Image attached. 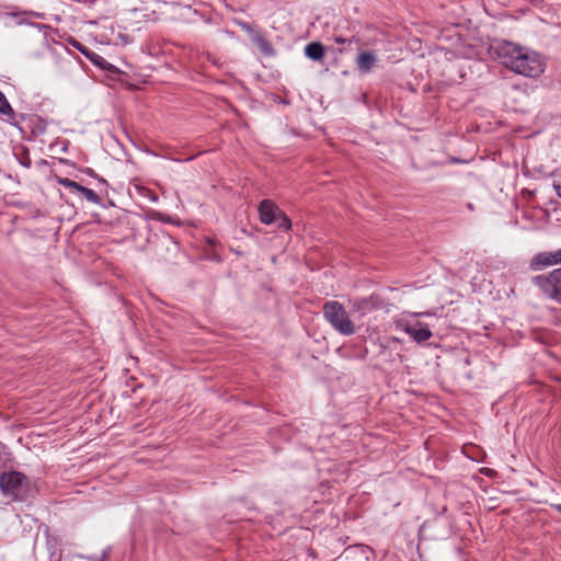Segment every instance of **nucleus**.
<instances>
[{
	"instance_id": "8",
	"label": "nucleus",
	"mask_w": 561,
	"mask_h": 561,
	"mask_svg": "<svg viewBox=\"0 0 561 561\" xmlns=\"http://www.w3.org/2000/svg\"><path fill=\"white\" fill-rule=\"evenodd\" d=\"M403 331L417 343L426 342L433 335L431 330L426 327H423L421 323H407L403 325Z\"/></svg>"
},
{
	"instance_id": "4",
	"label": "nucleus",
	"mask_w": 561,
	"mask_h": 561,
	"mask_svg": "<svg viewBox=\"0 0 561 561\" xmlns=\"http://www.w3.org/2000/svg\"><path fill=\"white\" fill-rule=\"evenodd\" d=\"M26 477L19 471L2 472L0 476V489L7 496L18 497L25 489Z\"/></svg>"
},
{
	"instance_id": "19",
	"label": "nucleus",
	"mask_w": 561,
	"mask_h": 561,
	"mask_svg": "<svg viewBox=\"0 0 561 561\" xmlns=\"http://www.w3.org/2000/svg\"><path fill=\"white\" fill-rule=\"evenodd\" d=\"M50 558H51V561H60L61 554L60 553H56L55 551H53L50 553Z\"/></svg>"
},
{
	"instance_id": "16",
	"label": "nucleus",
	"mask_w": 561,
	"mask_h": 561,
	"mask_svg": "<svg viewBox=\"0 0 561 561\" xmlns=\"http://www.w3.org/2000/svg\"><path fill=\"white\" fill-rule=\"evenodd\" d=\"M557 195L561 198V176L553 183Z\"/></svg>"
},
{
	"instance_id": "21",
	"label": "nucleus",
	"mask_w": 561,
	"mask_h": 561,
	"mask_svg": "<svg viewBox=\"0 0 561 561\" xmlns=\"http://www.w3.org/2000/svg\"><path fill=\"white\" fill-rule=\"evenodd\" d=\"M105 558H106V556L104 554L101 559H92V558H91V560H92V561H104V559H105Z\"/></svg>"
},
{
	"instance_id": "18",
	"label": "nucleus",
	"mask_w": 561,
	"mask_h": 561,
	"mask_svg": "<svg viewBox=\"0 0 561 561\" xmlns=\"http://www.w3.org/2000/svg\"><path fill=\"white\" fill-rule=\"evenodd\" d=\"M238 24L241 26L242 30H244L248 33L252 32V26L247 22H238Z\"/></svg>"
},
{
	"instance_id": "17",
	"label": "nucleus",
	"mask_w": 561,
	"mask_h": 561,
	"mask_svg": "<svg viewBox=\"0 0 561 561\" xmlns=\"http://www.w3.org/2000/svg\"><path fill=\"white\" fill-rule=\"evenodd\" d=\"M333 41L336 43V44H345V43H351L353 41V38L351 39H347V38H344L342 36H334L333 37Z\"/></svg>"
},
{
	"instance_id": "20",
	"label": "nucleus",
	"mask_w": 561,
	"mask_h": 561,
	"mask_svg": "<svg viewBox=\"0 0 561 561\" xmlns=\"http://www.w3.org/2000/svg\"><path fill=\"white\" fill-rule=\"evenodd\" d=\"M554 508H556L559 513H561V504H557V505H554Z\"/></svg>"
},
{
	"instance_id": "9",
	"label": "nucleus",
	"mask_w": 561,
	"mask_h": 561,
	"mask_svg": "<svg viewBox=\"0 0 561 561\" xmlns=\"http://www.w3.org/2000/svg\"><path fill=\"white\" fill-rule=\"evenodd\" d=\"M377 62V56L375 51L366 50L362 51L356 58V66L363 73H368L375 67Z\"/></svg>"
},
{
	"instance_id": "5",
	"label": "nucleus",
	"mask_w": 561,
	"mask_h": 561,
	"mask_svg": "<svg viewBox=\"0 0 561 561\" xmlns=\"http://www.w3.org/2000/svg\"><path fill=\"white\" fill-rule=\"evenodd\" d=\"M561 264V248L556 251H545L537 253L529 262V268L541 271L546 267Z\"/></svg>"
},
{
	"instance_id": "2",
	"label": "nucleus",
	"mask_w": 561,
	"mask_h": 561,
	"mask_svg": "<svg viewBox=\"0 0 561 561\" xmlns=\"http://www.w3.org/2000/svg\"><path fill=\"white\" fill-rule=\"evenodd\" d=\"M323 316L340 334L348 336L356 332L355 323L351 320L350 314L339 301H327L323 305Z\"/></svg>"
},
{
	"instance_id": "10",
	"label": "nucleus",
	"mask_w": 561,
	"mask_h": 561,
	"mask_svg": "<svg viewBox=\"0 0 561 561\" xmlns=\"http://www.w3.org/2000/svg\"><path fill=\"white\" fill-rule=\"evenodd\" d=\"M325 49L319 42H312L305 47V55L311 60L320 61L323 59Z\"/></svg>"
},
{
	"instance_id": "15",
	"label": "nucleus",
	"mask_w": 561,
	"mask_h": 561,
	"mask_svg": "<svg viewBox=\"0 0 561 561\" xmlns=\"http://www.w3.org/2000/svg\"><path fill=\"white\" fill-rule=\"evenodd\" d=\"M0 113L4 115H11L13 114V110L11 105L9 104L5 95L0 91Z\"/></svg>"
},
{
	"instance_id": "12",
	"label": "nucleus",
	"mask_w": 561,
	"mask_h": 561,
	"mask_svg": "<svg viewBox=\"0 0 561 561\" xmlns=\"http://www.w3.org/2000/svg\"><path fill=\"white\" fill-rule=\"evenodd\" d=\"M78 194H80L83 198H85L88 202H90L92 204H95V205L101 204V198L91 188L81 186Z\"/></svg>"
},
{
	"instance_id": "7",
	"label": "nucleus",
	"mask_w": 561,
	"mask_h": 561,
	"mask_svg": "<svg viewBox=\"0 0 561 561\" xmlns=\"http://www.w3.org/2000/svg\"><path fill=\"white\" fill-rule=\"evenodd\" d=\"M282 209L271 199H263L259 205L260 220L264 225H271L276 221L278 213Z\"/></svg>"
},
{
	"instance_id": "6",
	"label": "nucleus",
	"mask_w": 561,
	"mask_h": 561,
	"mask_svg": "<svg viewBox=\"0 0 561 561\" xmlns=\"http://www.w3.org/2000/svg\"><path fill=\"white\" fill-rule=\"evenodd\" d=\"M382 300L379 296L370 295L369 297L358 298L351 301L352 311L358 313L360 317L381 308Z\"/></svg>"
},
{
	"instance_id": "1",
	"label": "nucleus",
	"mask_w": 561,
	"mask_h": 561,
	"mask_svg": "<svg viewBox=\"0 0 561 561\" xmlns=\"http://www.w3.org/2000/svg\"><path fill=\"white\" fill-rule=\"evenodd\" d=\"M494 50L500 62L515 73L537 78L545 71L540 56L527 47L500 41L494 45Z\"/></svg>"
},
{
	"instance_id": "11",
	"label": "nucleus",
	"mask_w": 561,
	"mask_h": 561,
	"mask_svg": "<svg viewBox=\"0 0 561 561\" xmlns=\"http://www.w3.org/2000/svg\"><path fill=\"white\" fill-rule=\"evenodd\" d=\"M254 42L263 54H265V55L274 54V49H273L271 43L266 38H264L262 35H256L254 38Z\"/></svg>"
},
{
	"instance_id": "14",
	"label": "nucleus",
	"mask_w": 561,
	"mask_h": 561,
	"mask_svg": "<svg viewBox=\"0 0 561 561\" xmlns=\"http://www.w3.org/2000/svg\"><path fill=\"white\" fill-rule=\"evenodd\" d=\"M276 222H278V228L285 231H288L291 228V221L283 210L278 213Z\"/></svg>"
},
{
	"instance_id": "13",
	"label": "nucleus",
	"mask_w": 561,
	"mask_h": 561,
	"mask_svg": "<svg viewBox=\"0 0 561 561\" xmlns=\"http://www.w3.org/2000/svg\"><path fill=\"white\" fill-rule=\"evenodd\" d=\"M57 183L65 188H68L73 194H78L80 187L82 186L68 178H57Z\"/></svg>"
},
{
	"instance_id": "3",
	"label": "nucleus",
	"mask_w": 561,
	"mask_h": 561,
	"mask_svg": "<svg viewBox=\"0 0 561 561\" xmlns=\"http://www.w3.org/2000/svg\"><path fill=\"white\" fill-rule=\"evenodd\" d=\"M533 283L538 286L546 296L561 301V267L552 271L548 275L535 276Z\"/></svg>"
}]
</instances>
